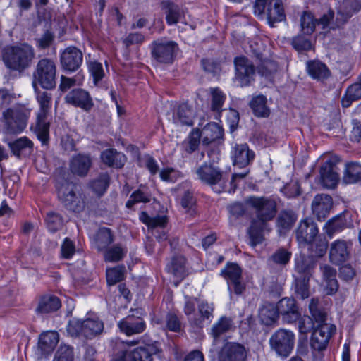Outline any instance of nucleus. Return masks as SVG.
<instances>
[{
	"mask_svg": "<svg viewBox=\"0 0 361 361\" xmlns=\"http://www.w3.org/2000/svg\"><path fill=\"white\" fill-rule=\"evenodd\" d=\"M245 202L256 212L257 219L252 221L248 229L252 244L255 245L263 241V233L270 230L267 221L276 216V203L270 198L255 196L247 198Z\"/></svg>",
	"mask_w": 361,
	"mask_h": 361,
	"instance_id": "1",
	"label": "nucleus"
},
{
	"mask_svg": "<svg viewBox=\"0 0 361 361\" xmlns=\"http://www.w3.org/2000/svg\"><path fill=\"white\" fill-rule=\"evenodd\" d=\"M34 57L33 48L23 44L8 49L4 56V61L8 68L23 71L31 65Z\"/></svg>",
	"mask_w": 361,
	"mask_h": 361,
	"instance_id": "2",
	"label": "nucleus"
},
{
	"mask_svg": "<svg viewBox=\"0 0 361 361\" xmlns=\"http://www.w3.org/2000/svg\"><path fill=\"white\" fill-rule=\"evenodd\" d=\"M196 305L195 298H187L183 311L191 324L202 327L205 322H210L213 317L214 307L212 304L202 301L198 304L197 310Z\"/></svg>",
	"mask_w": 361,
	"mask_h": 361,
	"instance_id": "3",
	"label": "nucleus"
},
{
	"mask_svg": "<svg viewBox=\"0 0 361 361\" xmlns=\"http://www.w3.org/2000/svg\"><path fill=\"white\" fill-rule=\"evenodd\" d=\"M104 329L103 322L94 314H87L84 320L72 319L68 325L67 331L72 336L82 334L87 338H92L100 334Z\"/></svg>",
	"mask_w": 361,
	"mask_h": 361,
	"instance_id": "4",
	"label": "nucleus"
},
{
	"mask_svg": "<svg viewBox=\"0 0 361 361\" xmlns=\"http://www.w3.org/2000/svg\"><path fill=\"white\" fill-rule=\"evenodd\" d=\"M30 111L25 106L18 104L8 108L2 113L3 121L11 133L22 132L27 126Z\"/></svg>",
	"mask_w": 361,
	"mask_h": 361,
	"instance_id": "5",
	"label": "nucleus"
},
{
	"mask_svg": "<svg viewBox=\"0 0 361 361\" xmlns=\"http://www.w3.org/2000/svg\"><path fill=\"white\" fill-rule=\"evenodd\" d=\"M295 341V336L292 331L281 328L271 334L269 344L277 355L286 357L293 351Z\"/></svg>",
	"mask_w": 361,
	"mask_h": 361,
	"instance_id": "6",
	"label": "nucleus"
},
{
	"mask_svg": "<svg viewBox=\"0 0 361 361\" xmlns=\"http://www.w3.org/2000/svg\"><path fill=\"white\" fill-rule=\"evenodd\" d=\"M56 68L53 61L48 59H42L37 63L36 70L34 72V80L32 85L37 90V83L42 88L50 90L56 86Z\"/></svg>",
	"mask_w": 361,
	"mask_h": 361,
	"instance_id": "7",
	"label": "nucleus"
},
{
	"mask_svg": "<svg viewBox=\"0 0 361 361\" xmlns=\"http://www.w3.org/2000/svg\"><path fill=\"white\" fill-rule=\"evenodd\" d=\"M37 100L40 109L37 114L36 133L39 140L45 144L49 137V123L47 121V116L51 106V95L47 92H39Z\"/></svg>",
	"mask_w": 361,
	"mask_h": 361,
	"instance_id": "8",
	"label": "nucleus"
},
{
	"mask_svg": "<svg viewBox=\"0 0 361 361\" xmlns=\"http://www.w3.org/2000/svg\"><path fill=\"white\" fill-rule=\"evenodd\" d=\"M196 174L199 180L210 185L215 192H226L223 174L219 168L204 164L197 168Z\"/></svg>",
	"mask_w": 361,
	"mask_h": 361,
	"instance_id": "9",
	"label": "nucleus"
},
{
	"mask_svg": "<svg viewBox=\"0 0 361 361\" xmlns=\"http://www.w3.org/2000/svg\"><path fill=\"white\" fill-rule=\"evenodd\" d=\"M340 159L336 155H327L323 158L319 170V179L322 185L326 188H334L338 183L339 176L336 165Z\"/></svg>",
	"mask_w": 361,
	"mask_h": 361,
	"instance_id": "10",
	"label": "nucleus"
},
{
	"mask_svg": "<svg viewBox=\"0 0 361 361\" xmlns=\"http://www.w3.org/2000/svg\"><path fill=\"white\" fill-rule=\"evenodd\" d=\"M58 197L60 202L68 209L79 212L84 207V202L76 194V186L68 182H63L57 185Z\"/></svg>",
	"mask_w": 361,
	"mask_h": 361,
	"instance_id": "11",
	"label": "nucleus"
},
{
	"mask_svg": "<svg viewBox=\"0 0 361 361\" xmlns=\"http://www.w3.org/2000/svg\"><path fill=\"white\" fill-rule=\"evenodd\" d=\"M235 75V82L237 85L247 86L253 80L255 68L252 63L245 56H238L234 61Z\"/></svg>",
	"mask_w": 361,
	"mask_h": 361,
	"instance_id": "12",
	"label": "nucleus"
},
{
	"mask_svg": "<svg viewBox=\"0 0 361 361\" xmlns=\"http://www.w3.org/2000/svg\"><path fill=\"white\" fill-rule=\"evenodd\" d=\"M335 325L329 323L319 324L314 331L310 345L314 350L322 351L326 348L331 337L336 331Z\"/></svg>",
	"mask_w": 361,
	"mask_h": 361,
	"instance_id": "13",
	"label": "nucleus"
},
{
	"mask_svg": "<svg viewBox=\"0 0 361 361\" xmlns=\"http://www.w3.org/2000/svg\"><path fill=\"white\" fill-rule=\"evenodd\" d=\"M242 270L235 263L227 264L221 271V275L226 280L228 289L232 286L236 295H240L245 289V285L241 281Z\"/></svg>",
	"mask_w": 361,
	"mask_h": 361,
	"instance_id": "14",
	"label": "nucleus"
},
{
	"mask_svg": "<svg viewBox=\"0 0 361 361\" xmlns=\"http://www.w3.org/2000/svg\"><path fill=\"white\" fill-rule=\"evenodd\" d=\"M333 18V13L329 11L318 20L310 11H303L300 17V29L305 35H312L316 25H321L322 28H325Z\"/></svg>",
	"mask_w": 361,
	"mask_h": 361,
	"instance_id": "15",
	"label": "nucleus"
},
{
	"mask_svg": "<svg viewBox=\"0 0 361 361\" xmlns=\"http://www.w3.org/2000/svg\"><path fill=\"white\" fill-rule=\"evenodd\" d=\"M318 232L317 224L311 219L302 220L296 230V238L300 245H311Z\"/></svg>",
	"mask_w": 361,
	"mask_h": 361,
	"instance_id": "16",
	"label": "nucleus"
},
{
	"mask_svg": "<svg viewBox=\"0 0 361 361\" xmlns=\"http://www.w3.org/2000/svg\"><path fill=\"white\" fill-rule=\"evenodd\" d=\"M352 243L350 240L338 239L331 244L329 258L332 263L341 264L347 262L350 256Z\"/></svg>",
	"mask_w": 361,
	"mask_h": 361,
	"instance_id": "17",
	"label": "nucleus"
},
{
	"mask_svg": "<svg viewBox=\"0 0 361 361\" xmlns=\"http://www.w3.org/2000/svg\"><path fill=\"white\" fill-rule=\"evenodd\" d=\"M176 49L175 42L161 39L154 42L152 55L160 63H169L173 61Z\"/></svg>",
	"mask_w": 361,
	"mask_h": 361,
	"instance_id": "18",
	"label": "nucleus"
},
{
	"mask_svg": "<svg viewBox=\"0 0 361 361\" xmlns=\"http://www.w3.org/2000/svg\"><path fill=\"white\" fill-rule=\"evenodd\" d=\"M161 9L164 11L166 21L169 25H176L178 23L188 24L185 18L186 11L170 0L161 2Z\"/></svg>",
	"mask_w": 361,
	"mask_h": 361,
	"instance_id": "19",
	"label": "nucleus"
},
{
	"mask_svg": "<svg viewBox=\"0 0 361 361\" xmlns=\"http://www.w3.org/2000/svg\"><path fill=\"white\" fill-rule=\"evenodd\" d=\"M276 307L279 315L281 316L284 323H293L300 317L298 307L293 298H283L278 302Z\"/></svg>",
	"mask_w": 361,
	"mask_h": 361,
	"instance_id": "20",
	"label": "nucleus"
},
{
	"mask_svg": "<svg viewBox=\"0 0 361 361\" xmlns=\"http://www.w3.org/2000/svg\"><path fill=\"white\" fill-rule=\"evenodd\" d=\"M83 57L81 51L75 47H69L60 54V61L63 69L74 72L82 63Z\"/></svg>",
	"mask_w": 361,
	"mask_h": 361,
	"instance_id": "21",
	"label": "nucleus"
},
{
	"mask_svg": "<svg viewBox=\"0 0 361 361\" xmlns=\"http://www.w3.org/2000/svg\"><path fill=\"white\" fill-rule=\"evenodd\" d=\"M66 103L85 111H90L93 106L92 99L89 92L83 89H73L65 97Z\"/></svg>",
	"mask_w": 361,
	"mask_h": 361,
	"instance_id": "22",
	"label": "nucleus"
},
{
	"mask_svg": "<svg viewBox=\"0 0 361 361\" xmlns=\"http://www.w3.org/2000/svg\"><path fill=\"white\" fill-rule=\"evenodd\" d=\"M264 15L271 27L274 26V23L284 20L286 14L283 0H267L264 13L257 16L262 17Z\"/></svg>",
	"mask_w": 361,
	"mask_h": 361,
	"instance_id": "23",
	"label": "nucleus"
},
{
	"mask_svg": "<svg viewBox=\"0 0 361 361\" xmlns=\"http://www.w3.org/2000/svg\"><path fill=\"white\" fill-rule=\"evenodd\" d=\"M59 334L56 331H49L42 333L39 338L37 350L42 358L49 355L59 343Z\"/></svg>",
	"mask_w": 361,
	"mask_h": 361,
	"instance_id": "24",
	"label": "nucleus"
},
{
	"mask_svg": "<svg viewBox=\"0 0 361 361\" xmlns=\"http://www.w3.org/2000/svg\"><path fill=\"white\" fill-rule=\"evenodd\" d=\"M245 358L244 346L235 343H226L219 354L220 361H244Z\"/></svg>",
	"mask_w": 361,
	"mask_h": 361,
	"instance_id": "25",
	"label": "nucleus"
},
{
	"mask_svg": "<svg viewBox=\"0 0 361 361\" xmlns=\"http://www.w3.org/2000/svg\"><path fill=\"white\" fill-rule=\"evenodd\" d=\"M231 158L233 164L240 168L246 166L255 157V153L247 144H236L232 149Z\"/></svg>",
	"mask_w": 361,
	"mask_h": 361,
	"instance_id": "26",
	"label": "nucleus"
},
{
	"mask_svg": "<svg viewBox=\"0 0 361 361\" xmlns=\"http://www.w3.org/2000/svg\"><path fill=\"white\" fill-rule=\"evenodd\" d=\"M120 331L127 336L142 333L145 329V323L140 317L128 316L118 324Z\"/></svg>",
	"mask_w": 361,
	"mask_h": 361,
	"instance_id": "27",
	"label": "nucleus"
},
{
	"mask_svg": "<svg viewBox=\"0 0 361 361\" xmlns=\"http://www.w3.org/2000/svg\"><path fill=\"white\" fill-rule=\"evenodd\" d=\"M332 206V199L328 195H317L312 203L313 214L319 220L324 219L329 213Z\"/></svg>",
	"mask_w": 361,
	"mask_h": 361,
	"instance_id": "28",
	"label": "nucleus"
},
{
	"mask_svg": "<svg viewBox=\"0 0 361 361\" xmlns=\"http://www.w3.org/2000/svg\"><path fill=\"white\" fill-rule=\"evenodd\" d=\"M352 221L348 213L344 212L330 219L325 224V230L329 235L339 233L346 228L350 227Z\"/></svg>",
	"mask_w": 361,
	"mask_h": 361,
	"instance_id": "29",
	"label": "nucleus"
},
{
	"mask_svg": "<svg viewBox=\"0 0 361 361\" xmlns=\"http://www.w3.org/2000/svg\"><path fill=\"white\" fill-rule=\"evenodd\" d=\"M185 261V258L183 256L178 255L173 257L166 265L167 271L177 279L174 281L175 286H178L180 281L187 275Z\"/></svg>",
	"mask_w": 361,
	"mask_h": 361,
	"instance_id": "30",
	"label": "nucleus"
},
{
	"mask_svg": "<svg viewBox=\"0 0 361 361\" xmlns=\"http://www.w3.org/2000/svg\"><path fill=\"white\" fill-rule=\"evenodd\" d=\"M295 274L293 276L310 278L316 264L314 257H305L304 255H300L295 259Z\"/></svg>",
	"mask_w": 361,
	"mask_h": 361,
	"instance_id": "31",
	"label": "nucleus"
},
{
	"mask_svg": "<svg viewBox=\"0 0 361 361\" xmlns=\"http://www.w3.org/2000/svg\"><path fill=\"white\" fill-rule=\"evenodd\" d=\"M194 115V111L188 104H183L174 110L173 122L177 126H192Z\"/></svg>",
	"mask_w": 361,
	"mask_h": 361,
	"instance_id": "32",
	"label": "nucleus"
},
{
	"mask_svg": "<svg viewBox=\"0 0 361 361\" xmlns=\"http://www.w3.org/2000/svg\"><path fill=\"white\" fill-rule=\"evenodd\" d=\"M159 353L155 344H147L135 348L128 355L131 361H153V355Z\"/></svg>",
	"mask_w": 361,
	"mask_h": 361,
	"instance_id": "33",
	"label": "nucleus"
},
{
	"mask_svg": "<svg viewBox=\"0 0 361 361\" xmlns=\"http://www.w3.org/2000/svg\"><path fill=\"white\" fill-rule=\"evenodd\" d=\"M361 7L360 0H344L338 6L336 20L339 21L338 25L343 24L348 18Z\"/></svg>",
	"mask_w": 361,
	"mask_h": 361,
	"instance_id": "34",
	"label": "nucleus"
},
{
	"mask_svg": "<svg viewBox=\"0 0 361 361\" xmlns=\"http://www.w3.org/2000/svg\"><path fill=\"white\" fill-rule=\"evenodd\" d=\"M324 283V290L327 295H333L338 289L336 280V271L329 265L322 267Z\"/></svg>",
	"mask_w": 361,
	"mask_h": 361,
	"instance_id": "35",
	"label": "nucleus"
},
{
	"mask_svg": "<svg viewBox=\"0 0 361 361\" xmlns=\"http://www.w3.org/2000/svg\"><path fill=\"white\" fill-rule=\"evenodd\" d=\"M200 133L204 145H209L213 141L221 138L224 134L222 128L216 123H208Z\"/></svg>",
	"mask_w": 361,
	"mask_h": 361,
	"instance_id": "36",
	"label": "nucleus"
},
{
	"mask_svg": "<svg viewBox=\"0 0 361 361\" xmlns=\"http://www.w3.org/2000/svg\"><path fill=\"white\" fill-rule=\"evenodd\" d=\"M61 307L59 299L54 295H46L40 298L36 312L47 314L58 310Z\"/></svg>",
	"mask_w": 361,
	"mask_h": 361,
	"instance_id": "37",
	"label": "nucleus"
},
{
	"mask_svg": "<svg viewBox=\"0 0 361 361\" xmlns=\"http://www.w3.org/2000/svg\"><path fill=\"white\" fill-rule=\"evenodd\" d=\"M101 159L106 165L116 168L122 167L126 162L125 155L114 149H108L102 152Z\"/></svg>",
	"mask_w": 361,
	"mask_h": 361,
	"instance_id": "38",
	"label": "nucleus"
},
{
	"mask_svg": "<svg viewBox=\"0 0 361 361\" xmlns=\"http://www.w3.org/2000/svg\"><path fill=\"white\" fill-rule=\"evenodd\" d=\"M91 166L89 156L78 154L71 161V172L78 176H85Z\"/></svg>",
	"mask_w": 361,
	"mask_h": 361,
	"instance_id": "39",
	"label": "nucleus"
},
{
	"mask_svg": "<svg viewBox=\"0 0 361 361\" xmlns=\"http://www.w3.org/2000/svg\"><path fill=\"white\" fill-rule=\"evenodd\" d=\"M307 70L312 78L319 80L327 78L330 75L327 66L319 61H307Z\"/></svg>",
	"mask_w": 361,
	"mask_h": 361,
	"instance_id": "40",
	"label": "nucleus"
},
{
	"mask_svg": "<svg viewBox=\"0 0 361 361\" xmlns=\"http://www.w3.org/2000/svg\"><path fill=\"white\" fill-rule=\"evenodd\" d=\"M13 154L20 157L30 154L33 147L32 142L26 137H22L13 142L9 143Z\"/></svg>",
	"mask_w": 361,
	"mask_h": 361,
	"instance_id": "41",
	"label": "nucleus"
},
{
	"mask_svg": "<svg viewBox=\"0 0 361 361\" xmlns=\"http://www.w3.org/2000/svg\"><path fill=\"white\" fill-rule=\"evenodd\" d=\"M259 317L264 324L271 325L279 317L276 305L271 303L264 304L259 310Z\"/></svg>",
	"mask_w": 361,
	"mask_h": 361,
	"instance_id": "42",
	"label": "nucleus"
},
{
	"mask_svg": "<svg viewBox=\"0 0 361 361\" xmlns=\"http://www.w3.org/2000/svg\"><path fill=\"white\" fill-rule=\"evenodd\" d=\"M267 99L264 95H257L252 98L250 106L254 114L257 117H268L270 114V109L267 105Z\"/></svg>",
	"mask_w": 361,
	"mask_h": 361,
	"instance_id": "43",
	"label": "nucleus"
},
{
	"mask_svg": "<svg viewBox=\"0 0 361 361\" xmlns=\"http://www.w3.org/2000/svg\"><path fill=\"white\" fill-rule=\"evenodd\" d=\"M361 180V164L349 163L345 166L343 181L347 184L356 183Z\"/></svg>",
	"mask_w": 361,
	"mask_h": 361,
	"instance_id": "44",
	"label": "nucleus"
},
{
	"mask_svg": "<svg viewBox=\"0 0 361 361\" xmlns=\"http://www.w3.org/2000/svg\"><path fill=\"white\" fill-rule=\"evenodd\" d=\"M297 219L296 214L290 210L282 211L277 219V226L280 233L289 230Z\"/></svg>",
	"mask_w": 361,
	"mask_h": 361,
	"instance_id": "45",
	"label": "nucleus"
},
{
	"mask_svg": "<svg viewBox=\"0 0 361 361\" xmlns=\"http://www.w3.org/2000/svg\"><path fill=\"white\" fill-rule=\"evenodd\" d=\"M232 325V319L226 317H221L215 322L211 329V334L214 341H216L220 336L228 331L231 329Z\"/></svg>",
	"mask_w": 361,
	"mask_h": 361,
	"instance_id": "46",
	"label": "nucleus"
},
{
	"mask_svg": "<svg viewBox=\"0 0 361 361\" xmlns=\"http://www.w3.org/2000/svg\"><path fill=\"white\" fill-rule=\"evenodd\" d=\"M212 110L216 112L215 118L218 119L221 114L223 104L226 99V95L219 88H211Z\"/></svg>",
	"mask_w": 361,
	"mask_h": 361,
	"instance_id": "47",
	"label": "nucleus"
},
{
	"mask_svg": "<svg viewBox=\"0 0 361 361\" xmlns=\"http://www.w3.org/2000/svg\"><path fill=\"white\" fill-rule=\"evenodd\" d=\"M139 219L145 224L149 228H164L166 224L167 219L165 216H157L150 217L145 212H142L139 214Z\"/></svg>",
	"mask_w": 361,
	"mask_h": 361,
	"instance_id": "48",
	"label": "nucleus"
},
{
	"mask_svg": "<svg viewBox=\"0 0 361 361\" xmlns=\"http://www.w3.org/2000/svg\"><path fill=\"white\" fill-rule=\"evenodd\" d=\"M361 99V82L351 85L346 90L345 94L342 98V106L348 107L351 102Z\"/></svg>",
	"mask_w": 361,
	"mask_h": 361,
	"instance_id": "49",
	"label": "nucleus"
},
{
	"mask_svg": "<svg viewBox=\"0 0 361 361\" xmlns=\"http://www.w3.org/2000/svg\"><path fill=\"white\" fill-rule=\"evenodd\" d=\"M157 324H160L163 329H168L171 331L178 332L181 329V324L178 317L173 313H168L161 320H157Z\"/></svg>",
	"mask_w": 361,
	"mask_h": 361,
	"instance_id": "50",
	"label": "nucleus"
},
{
	"mask_svg": "<svg viewBox=\"0 0 361 361\" xmlns=\"http://www.w3.org/2000/svg\"><path fill=\"white\" fill-rule=\"evenodd\" d=\"M295 278L294 289L296 295L301 299L307 298L310 296L309 281L310 278L293 276Z\"/></svg>",
	"mask_w": 361,
	"mask_h": 361,
	"instance_id": "51",
	"label": "nucleus"
},
{
	"mask_svg": "<svg viewBox=\"0 0 361 361\" xmlns=\"http://www.w3.org/2000/svg\"><path fill=\"white\" fill-rule=\"evenodd\" d=\"M278 70V65L272 60H264L258 67V73L269 80H271Z\"/></svg>",
	"mask_w": 361,
	"mask_h": 361,
	"instance_id": "52",
	"label": "nucleus"
},
{
	"mask_svg": "<svg viewBox=\"0 0 361 361\" xmlns=\"http://www.w3.org/2000/svg\"><path fill=\"white\" fill-rule=\"evenodd\" d=\"M183 176L180 171L173 167H165L159 171L160 179L164 182L175 183Z\"/></svg>",
	"mask_w": 361,
	"mask_h": 361,
	"instance_id": "53",
	"label": "nucleus"
},
{
	"mask_svg": "<svg viewBox=\"0 0 361 361\" xmlns=\"http://www.w3.org/2000/svg\"><path fill=\"white\" fill-rule=\"evenodd\" d=\"M127 250L120 245H114L107 249L104 252V259L106 262H115L123 258Z\"/></svg>",
	"mask_w": 361,
	"mask_h": 361,
	"instance_id": "54",
	"label": "nucleus"
},
{
	"mask_svg": "<svg viewBox=\"0 0 361 361\" xmlns=\"http://www.w3.org/2000/svg\"><path fill=\"white\" fill-rule=\"evenodd\" d=\"M109 176L106 173H103L91 183L90 187L97 195L101 196L104 193L109 186Z\"/></svg>",
	"mask_w": 361,
	"mask_h": 361,
	"instance_id": "55",
	"label": "nucleus"
},
{
	"mask_svg": "<svg viewBox=\"0 0 361 361\" xmlns=\"http://www.w3.org/2000/svg\"><path fill=\"white\" fill-rule=\"evenodd\" d=\"M125 267L117 266L114 268L107 269L106 270V281L107 283L110 286L114 285L116 283L123 280L124 277Z\"/></svg>",
	"mask_w": 361,
	"mask_h": 361,
	"instance_id": "56",
	"label": "nucleus"
},
{
	"mask_svg": "<svg viewBox=\"0 0 361 361\" xmlns=\"http://www.w3.org/2000/svg\"><path fill=\"white\" fill-rule=\"evenodd\" d=\"M83 80L84 75L80 73H78L73 78H68L64 75H61V82L59 87L62 92H66L74 85H81Z\"/></svg>",
	"mask_w": 361,
	"mask_h": 361,
	"instance_id": "57",
	"label": "nucleus"
},
{
	"mask_svg": "<svg viewBox=\"0 0 361 361\" xmlns=\"http://www.w3.org/2000/svg\"><path fill=\"white\" fill-rule=\"evenodd\" d=\"M113 242V237L109 228H102L97 234V246L101 250Z\"/></svg>",
	"mask_w": 361,
	"mask_h": 361,
	"instance_id": "58",
	"label": "nucleus"
},
{
	"mask_svg": "<svg viewBox=\"0 0 361 361\" xmlns=\"http://www.w3.org/2000/svg\"><path fill=\"white\" fill-rule=\"evenodd\" d=\"M88 71L90 75L93 78L94 85H97L98 82L100 81L104 75V69L101 63L92 60L87 62Z\"/></svg>",
	"mask_w": 361,
	"mask_h": 361,
	"instance_id": "59",
	"label": "nucleus"
},
{
	"mask_svg": "<svg viewBox=\"0 0 361 361\" xmlns=\"http://www.w3.org/2000/svg\"><path fill=\"white\" fill-rule=\"evenodd\" d=\"M73 350L71 347L61 344L57 349L54 361H73Z\"/></svg>",
	"mask_w": 361,
	"mask_h": 361,
	"instance_id": "60",
	"label": "nucleus"
},
{
	"mask_svg": "<svg viewBox=\"0 0 361 361\" xmlns=\"http://www.w3.org/2000/svg\"><path fill=\"white\" fill-rule=\"evenodd\" d=\"M46 223L48 229L51 232H55L63 226V219L58 214L49 212L47 215Z\"/></svg>",
	"mask_w": 361,
	"mask_h": 361,
	"instance_id": "61",
	"label": "nucleus"
},
{
	"mask_svg": "<svg viewBox=\"0 0 361 361\" xmlns=\"http://www.w3.org/2000/svg\"><path fill=\"white\" fill-rule=\"evenodd\" d=\"M292 45L298 51H309L313 49L312 42L301 35L293 38Z\"/></svg>",
	"mask_w": 361,
	"mask_h": 361,
	"instance_id": "62",
	"label": "nucleus"
},
{
	"mask_svg": "<svg viewBox=\"0 0 361 361\" xmlns=\"http://www.w3.org/2000/svg\"><path fill=\"white\" fill-rule=\"evenodd\" d=\"M150 200L149 195L145 193L140 190L135 191L130 197V199L126 202V207L131 208L135 203L137 202H148Z\"/></svg>",
	"mask_w": 361,
	"mask_h": 361,
	"instance_id": "63",
	"label": "nucleus"
},
{
	"mask_svg": "<svg viewBox=\"0 0 361 361\" xmlns=\"http://www.w3.org/2000/svg\"><path fill=\"white\" fill-rule=\"evenodd\" d=\"M291 257V252L281 248L276 250L271 256L273 262L278 264H286Z\"/></svg>",
	"mask_w": 361,
	"mask_h": 361,
	"instance_id": "64",
	"label": "nucleus"
}]
</instances>
